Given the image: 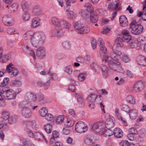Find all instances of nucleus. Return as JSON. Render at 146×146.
Masks as SVG:
<instances>
[{"instance_id":"obj_40","label":"nucleus","mask_w":146,"mask_h":146,"mask_svg":"<svg viewBox=\"0 0 146 146\" xmlns=\"http://www.w3.org/2000/svg\"><path fill=\"white\" fill-rule=\"evenodd\" d=\"M126 100L127 102L130 104H134L135 102L134 97L132 95H129L126 97Z\"/></svg>"},{"instance_id":"obj_22","label":"nucleus","mask_w":146,"mask_h":146,"mask_svg":"<svg viewBox=\"0 0 146 146\" xmlns=\"http://www.w3.org/2000/svg\"><path fill=\"white\" fill-rule=\"evenodd\" d=\"M59 27L65 28L69 30L71 26V25L69 22L66 21L64 19L60 20Z\"/></svg>"},{"instance_id":"obj_37","label":"nucleus","mask_w":146,"mask_h":146,"mask_svg":"<svg viewBox=\"0 0 146 146\" xmlns=\"http://www.w3.org/2000/svg\"><path fill=\"white\" fill-rule=\"evenodd\" d=\"M129 115L130 118L132 119H135L137 116V112L136 110L133 109L130 111Z\"/></svg>"},{"instance_id":"obj_57","label":"nucleus","mask_w":146,"mask_h":146,"mask_svg":"<svg viewBox=\"0 0 146 146\" xmlns=\"http://www.w3.org/2000/svg\"><path fill=\"white\" fill-rule=\"evenodd\" d=\"M117 68L116 69V71L120 73L123 74L125 73V71L123 69L120 63L119 65H117Z\"/></svg>"},{"instance_id":"obj_29","label":"nucleus","mask_w":146,"mask_h":146,"mask_svg":"<svg viewBox=\"0 0 146 146\" xmlns=\"http://www.w3.org/2000/svg\"><path fill=\"white\" fill-rule=\"evenodd\" d=\"M52 24L56 28H58L60 26V20L57 17H52L51 19Z\"/></svg>"},{"instance_id":"obj_13","label":"nucleus","mask_w":146,"mask_h":146,"mask_svg":"<svg viewBox=\"0 0 146 146\" xmlns=\"http://www.w3.org/2000/svg\"><path fill=\"white\" fill-rule=\"evenodd\" d=\"M31 97L32 98L31 101L34 102H40L44 99L43 95L41 93H38L35 94L31 95Z\"/></svg>"},{"instance_id":"obj_64","label":"nucleus","mask_w":146,"mask_h":146,"mask_svg":"<svg viewBox=\"0 0 146 146\" xmlns=\"http://www.w3.org/2000/svg\"><path fill=\"white\" fill-rule=\"evenodd\" d=\"M120 146H129V144L127 141H122L119 144Z\"/></svg>"},{"instance_id":"obj_25","label":"nucleus","mask_w":146,"mask_h":146,"mask_svg":"<svg viewBox=\"0 0 146 146\" xmlns=\"http://www.w3.org/2000/svg\"><path fill=\"white\" fill-rule=\"evenodd\" d=\"M41 24L40 19L37 17L34 18L31 22V26L33 28H35L39 26Z\"/></svg>"},{"instance_id":"obj_7","label":"nucleus","mask_w":146,"mask_h":146,"mask_svg":"<svg viewBox=\"0 0 146 146\" xmlns=\"http://www.w3.org/2000/svg\"><path fill=\"white\" fill-rule=\"evenodd\" d=\"M98 42L100 44V53L101 57H104L107 54V49L104 45V42L102 38H100L98 39Z\"/></svg>"},{"instance_id":"obj_21","label":"nucleus","mask_w":146,"mask_h":146,"mask_svg":"<svg viewBox=\"0 0 146 146\" xmlns=\"http://www.w3.org/2000/svg\"><path fill=\"white\" fill-rule=\"evenodd\" d=\"M113 133L114 137L117 138H121L123 135L122 130L118 127L114 129Z\"/></svg>"},{"instance_id":"obj_17","label":"nucleus","mask_w":146,"mask_h":146,"mask_svg":"<svg viewBox=\"0 0 146 146\" xmlns=\"http://www.w3.org/2000/svg\"><path fill=\"white\" fill-rule=\"evenodd\" d=\"M138 64L142 66H146V57L141 55H138L137 58Z\"/></svg>"},{"instance_id":"obj_62","label":"nucleus","mask_w":146,"mask_h":146,"mask_svg":"<svg viewBox=\"0 0 146 146\" xmlns=\"http://www.w3.org/2000/svg\"><path fill=\"white\" fill-rule=\"evenodd\" d=\"M64 120V117L62 115H59L58 116L56 119V123H62Z\"/></svg>"},{"instance_id":"obj_9","label":"nucleus","mask_w":146,"mask_h":146,"mask_svg":"<svg viewBox=\"0 0 146 146\" xmlns=\"http://www.w3.org/2000/svg\"><path fill=\"white\" fill-rule=\"evenodd\" d=\"M2 21L4 24L8 26L13 25L14 20L13 18L10 15H5L2 17Z\"/></svg>"},{"instance_id":"obj_14","label":"nucleus","mask_w":146,"mask_h":146,"mask_svg":"<svg viewBox=\"0 0 146 146\" xmlns=\"http://www.w3.org/2000/svg\"><path fill=\"white\" fill-rule=\"evenodd\" d=\"M64 31L61 27L56 28V29L53 30L51 32V35L52 36H57L58 37H61L63 35Z\"/></svg>"},{"instance_id":"obj_31","label":"nucleus","mask_w":146,"mask_h":146,"mask_svg":"<svg viewBox=\"0 0 146 146\" xmlns=\"http://www.w3.org/2000/svg\"><path fill=\"white\" fill-rule=\"evenodd\" d=\"M98 15L97 13L93 12L91 13L90 15V20L93 23H96L98 20Z\"/></svg>"},{"instance_id":"obj_56","label":"nucleus","mask_w":146,"mask_h":146,"mask_svg":"<svg viewBox=\"0 0 146 146\" xmlns=\"http://www.w3.org/2000/svg\"><path fill=\"white\" fill-rule=\"evenodd\" d=\"M52 127L50 125L48 124L44 126V128L46 133H50L52 131Z\"/></svg>"},{"instance_id":"obj_60","label":"nucleus","mask_w":146,"mask_h":146,"mask_svg":"<svg viewBox=\"0 0 146 146\" xmlns=\"http://www.w3.org/2000/svg\"><path fill=\"white\" fill-rule=\"evenodd\" d=\"M100 121H98L94 123L92 126V128L94 130L95 132L96 130L99 128V125L101 124H100Z\"/></svg>"},{"instance_id":"obj_53","label":"nucleus","mask_w":146,"mask_h":146,"mask_svg":"<svg viewBox=\"0 0 146 146\" xmlns=\"http://www.w3.org/2000/svg\"><path fill=\"white\" fill-rule=\"evenodd\" d=\"M121 109L122 110L128 113H129V111H131L129 106L125 104L122 105Z\"/></svg>"},{"instance_id":"obj_20","label":"nucleus","mask_w":146,"mask_h":146,"mask_svg":"<svg viewBox=\"0 0 146 146\" xmlns=\"http://www.w3.org/2000/svg\"><path fill=\"white\" fill-rule=\"evenodd\" d=\"M26 127L35 130H37L39 128L38 125L35 121L28 122L26 124Z\"/></svg>"},{"instance_id":"obj_11","label":"nucleus","mask_w":146,"mask_h":146,"mask_svg":"<svg viewBox=\"0 0 146 146\" xmlns=\"http://www.w3.org/2000/svg\"><path fill=\"white\" fill-rule=\"evenodd\" d=\"M13 65L12 64L10 63L7 66L6 68V71L12 77L17 75L19 73V71L17 68L12 67Z\"/></svg>"},{"instance_id":"obj_24","label":"nucleus","mask_w":146,"mask_h":146,"mask_svg":"<svg viewBox=\"0 0 146 146\" xmlns=\"http://www.w3.org/2000/svg\"><path fill=\"white\" fill-rule=\"evenodd\" d=\"M99 128L96 130V131L97 133L102 134L104 133L106 131V127H105V123L103 121H100Z\"/></svg>"},{"instance_id":"obj_26","label":"nucleus","mask_w":146,"mask_h":146,"mask_svg":"<svg viewBox=\"0 0 146 146\" xmlns=\"http://www.w3.org/2000/svg\"><path fill=\"white\" fill-rule=\"evenodd\" d=\"M123 35L122 38L124 42H128L131 40V36L129 35V32L127 31L123 30L121 33Z\"/></svg>"},{"instance_id":"obj_44","label":"nucleus","mask_w":146,"mask_h":146,"mask_svg":"<svg viewBox=\"0 0 146 146\" xmlns=\"http://www.w3.org/2000/svg\"><path fill=\"white\" fill-rule=\"evenodd\" d=\"M9 113L7 111H3L1 114L2 119L4 121L7 120L9 117Z\"/></svg>"},{"instance_id":"obj_51","label":"nucleus","mask_w":146,"mask_h":146,"mask_svg":"<svg viewBox=\"0 0 146 146\" xmlns=\"http://www.w3.org/2000/svg\"><path fill=\"white\" fill-rule=\"evenodd\" d=\"M117 62V63L113 62L110 65H109V67L110 68L115 71H116V69H117V65H119L120 64L119 61Z\"/></svg>"},{"instance_id":"obj_18","label":"nucleus","mask_w":146,"mask_h":146,"mask_svg":"<svg viewBox=\"0 0 146 146\" xmlns=\"http://www.w3.org/2000/svg\"><path fill=\"white\" fill-rule=\"evenodd\" d=\"M138 44V40L136 38L131 39L127 42L128 47L129 48H135Z\"/></svg>"},{"instance_id":"obj_61","label":"nucleus","mask_w":146,"mask_h":146,"mask_svg":"<svg viewBox=\"0 0 146 146\" xmlns=\"http://www.w3.org/2000/svg\"><path fill=\"white\" fill-rule=\"evenodd\" d=\"M86 6L87 7V11H88V12H90L92 13V10L93 9V8L92 6V5L90 3H87L85 4Z\"/></svg>"},{"instance_id":"obj_54","label":"nucleus","mask_w":146,"mask_h":146,"mask_svg":"<svg viewBox=\"0 0 146 146\" xmlns=\"http://www.w3.org/2000/svg\"><path fill=\"white\" fill-rule=\"evenodd\" d=\"M43 136V134H41L39 132H37L34 133V137L36 138L37 139L39 140L42 139Z\"/></svg>"},{"instance_id":"obj_12","label":"nucleus","mask_w":146,"mask_h":146,"mask_svg":"<svg viewBox=\"0 0 146 146\" xmlns=\"http://www.w3.org/2000/svg\"><path fill=\"white\" fill-rule=\"evenodd\" d=\"M144 83L142 81H137L133 85V89L136 91H140L143 90L144 88Z\"/></svg>"},{"instance_id":"obj_6","label":"nucleus","mask_w":146,"mask_h":146,"mask_svg":"<svg viewBox=\"0 0 146 146\" xmlns=\"http://www.w3.org/2000/svg\"><path fill=\"white\" fill-rule=\"evenodd\" d=\"M75 129L78 133H83L87 131L88 127L84 123L81 121H79L76 123Z\"/></svg>"},{"instance_id":"obj_45","label":"nucleus","mask_w":146,"mask_h":146,"mask_svg":"<svg viewBox=\"0 0 146 146\" xmlns=\"http://www.w3.org/2000/svg\"><path fill=\"white\" fill-rule=\"evenodd\" d=\"M22 19L25 21H28L30 19V15L28 11L24 12L23 15Z\"/></svg>"},{"instance_id":"obj_41","label":"nucleus","mask_w":146,"mask_h":146,"mask_svg":"<svg viewBox=\"0 0 146 146\" xmlns=\"http://www.w3.org/2000/svg\"><path fill=\"white\" fill-rule=\"evenodd\" d=\"M17 117L15 115L9 117L8 119V122L9 124H13L15 123L17 121Z\"/></svg>"},{"instance_id":"obj_1","label":"nucleus","mask_w":146,"mask_h":146,"mask_svg":"<svg viewBox=\"0 0 146 146\" xmlns=\"http://www.w3.org/2000/svg\"><path fill=\"white\" fill-rule=\"evenodd\" d=\"M45 39V36L44 33L41 32H36L31 38V42L33 46L37 48L43 45Z\"/></svg>"},{"instance_id":"obj_3","label":"nucleus","mask_w":146,"mask_h":146,"mask_svg":"<svg viewBox=\"0 0 146 146\" xmlns=\"http://www.w3.org/2000/svg\"><path fill=\"white\" fill-rule=\"evenodd\" d=\"M73 27L78 34H83L88 33L90 29L87 26H84L80 22H74L73 23Z\"/></svg>"},{"instance_id":"obj_30","label":"nucleus","mask_w":146,"mask_h":146,"mask_svg":"<svg viewBox=\"0 0 146 146\" xmlns=\"http://www.w3.org/2000/svg\"><path fill=\"white\" fill-rule=\"evenodd\" d=\"M75 97L77 99L78 101L80 103L79 105L80 106H83L85 105V103L82 95L76 93Z\"/></svg>"},{"instance_id":"obj_39","label":"nucleus","mask_w":146,"mask_h":146,"mask_svg":"<svg viewBox=\"0 0 146 146\" xmlns=\"http://www.w3.org/2000/svg\"><path fill=\"white\" fill-rule=\"evenodd\" d=\"M63 71L69 75L71 74L72 72V67L71 65L65 67L63 68Z\"/></svg>"},{"instance_id":"obj_35","label":"nucleus","mask_w":146,"mask_h":146,"mask_svg":"<svg viewBox=\"0 0 146 146\" xmlns=\"http://www.w3.org/2000/svg\"><path fill=\"white\" fill-rule=\"evenodd\" d=\"M84 141L85 143L88 146H91L93 143L92 139L90 136H86L84 138Z\"/></svg>"},{"instance_id":"obj_52","label":"nucleus","mask_w":146,"mask_h":146,"mask_svg":"<svg viewBox=\"0 0 146 146\" xmlns=\"http://www.w3.org/2000/svg\"><path fill=\"white\" fill-rule=\"evenodd\" d=\"M11 84L13 86H19L21 85V83L18 80H15L11 82Z\"/></svg>"},{"instance_id":"obj_33","label":"nucleus","mask_w":146,"mask_h":146,"mask_svg":"<svg viewBox=\"0 0 146 146\" xmlns=\"http://www.w3.org/2000/svg\"><path fill=\"white\" fill-rule=\"evenodd\" d=\"M29 47L27 46H25L23 48V50L29 54L33 56V58L35 59L36 56L34 52L31 50H29Z\"/></svg>"},{"instance_id":"obj_23","label":"nucleus","mask_w":146,"mask_h":146,"mask_svg":"<svg viewBox=\"0 0 146 146\" xmlns=\"http://www.w3.org/2000/svg\"><path fill=\"white\" fill-rule=\"evenodd\" d=\"M119 19L120 24L121 26L125 27L128 25L127 19L125 16H121Z\"/></svg>"},{"instance_id":"obj_38","label":"nucleus","mask_w":146,"mask_h":146,"mask_svg":"<svg viewBox=\"0 0 146 146\" xmlns=\"http://www.w3.org/2000/svg\"><path fill=\"white\" fill-rule=\"evenodd\" d=\"M79 13L81 16L84 18H87L89 16V12L86 10L81 9L79 11Z\"/></svg>"},{"instance_id":"obj_46","label":"nucleus","mask_w":146,"mask_h":146,"mask_svg":"<svg viewBox=\"0 0 146 146\" xmlns=\"http://www.w3.org/2000/svg\"><path fill=\"white\" fill-rule=\"evenodd\" d=\"M102 61H105V62H107L109 65H110L113 62V60L114 61V58L110 56H107L105 58V59H102Z\"/></svg>"},{"instance_id":"obj_47","label":"nucleus","mask_w":146,"mask_h":146,"mask_svg":"<svg viewBox=\"0 0 146 146\" xmlns=\"http://www.w3.org/2000/svg\"><path fill=\"white\" fill-rule=\"evenodd\" d=\"M106 129V131L103 133L106 137H110L113 135V131L111 129Z\"/></svg>"},{"instance_id":"obj_16","label":"nucleus","mask_w":146,"mask_h":146,"mask_svg":"<svg viewBox=\"0 0 146 146\" xmlns=\"http://www.w3.org/2000/svg\"><path fill=\"white\" fill-rule=\"evenodd\" d=\"M42 9L40 7L36 6L32 10V13L35 16H40L42 15Z\"/></svg>"},{"instance_id":"obj_55","label":"nucleus","mask_w":146,"mask_h":146,"mask_svg":"<svg viewBox=\"0 0 146 146\" xmlns=\"http://www.w3.org/2000/svg\"><path fill=\"white\" fill-rule=\"evenodd\" d=\"M86 77V74L85 73L79 74L78 76V79L80 82L83 81Z\"/></svg>"},{"instance_id":"obj_2","label":"nucleus","mask_w":146,"mask_h":146,"mask_svg":"<svg viewBox=\"0 0 146 146\" xmlns=\"http://www.w3.org/2000/svg\"><path fill=\"white\" fill-rule=\"evenodd\" d=\"M129 29L133 34L138 35L143 32V27L142 25L137 24L136 20H134L130 24Z\"/></svg>"},{"instance_id":"obj_32","label":"nucleus","mask_w":146,"mask_h":146,"mask_svg":"<svg viewBox=\"0 0 146 146\" xmlns=\"http://www.w3.org/2000/svg\"><path fill=\"white\" fill-rule=\"evenodd\" d=\"M6 7L8 8L9 12L11 13H13L17 10L18 7V4L16 3H15L13 4L11 6L9 7L7 5Z\"/></svg>"},{"instance_id":"obj_63","label":"nucleus","mask_w":146,"mask_h":146,"mask_svg":"<svg viewBox=\"0 0 146 146\" xmlns=\"http://www.w3.org/2000/svg\"><path fill=\"white\" fill-rule=\"evenodd\" d=\"M67 17L68 18L72 19L74 17V14L73 11H69L67 13Z\"/></svg>"},{"instance_id":"obj_28","label":"nucleus","mask_w":146,"mask_h":146,"mask_svg":"<svg viewBox=\"0 0 146 146\" xmlns=\"http://www.w3.org/2000/svg\"><path fill=\"white\" fill-rule=\"evenodd\" d=\"M121 54V52L119 50H116L114 53L111 54V56L114 58L115 62H118L121 60L120 56Z\"/></svg>"},{"instance_id":"obj_19","label":"nucleus","mask_w":146,"mask_h":146,"mask_svg":"<svg viewBox=\"0 0 146 146\" xmlns=\"http://www.w3.org/2000/svg\"><path fill=\"white\" fill-rule=\"evenodd\" d=\"M36 55L40 58H42L45 55L44 48L43 46L39 47L36 51Z\"/></svg>"},{"instance_id":"obj_49","label":"nucleus","mask_w":146,"mask_h":146,"mask_svg":"<svg viewBox=\"0 0 146 146\" xmlns=\"http://www.w3.org/2000/svg\"><path fill=\"white\" fill-rule=\"evenodd\" d=\"M7 33L10 35L15 34L18 33V31L13 27L8 28L7 30Z\"/></svg>"},{"instance_id":"obj_59","label":"nucleus","mask_w":146,"mask_h":146,"mask_svg":"<svg viewBox=\"0 0 146 146\" xmlns=\"http://www.w3.org/2000/svg\"><path fill=\"white\" fill-rule=\"evenodd\" d=\"M115 113L117 118L120 120V118L122 117L121 116L119 110L117 108H115Z\"/></svg>"},{"instance_id":"obj_15","label":"nucleus","mask_w":146,"mask_h":146,"mask_svg":"<svg viewBox=\"0 0 146 146\" xmlns=\"http://www.w3.org/2000/svg\"><path fill=\"white\" fill-rule=\"evenodd\" d=\"M115 120L113 118H107L106 121L105 127L106 128L111 129L115 125Z\"/></svg>"},{"instance_id":"obj_34","label":"nucleus","mask_w":146,"mask_h":146,"mask_svg":"<svg viewBox=\"0 0 146 146\" xmlns=\"http://www.w3.org/2000/svg\"><path fill=\"white\" fill-rule=\"evenodd\" d=\"M102 71L103 72V75L105 78H106L108 76V68L107 66L104 64H101V65Z\"/></svg>"},{"instance_id":"obj_36","label":"nucleus","mask_w":146,"mask_h":146,"mask_svg":"<svg viewBox=\"0 0 146 146\" xmlns=\"http://www.w3.org/2000/svg\"><path fill=\"white\" fill-rule=\"evenodd\" d=\"M123 40L122 37H117L115 40V42L117 44V46L118 47H122L123 45Z\"/></svg>"},{"instance_id":"obj_42","label":"nucleus","mask_w":146,"mask_h":146,"mask_svg":"<svg viewBox=\"0 0 146 146\" xmlns=\"http://www.w3.org/2000/svg\"><path fill=\"white\" fill-rule=\"evenodd\" d=\"M39 112L41 116L44 117L47 114L48 111L46 108L43 107L40 109Z\"/></svg>"},{"instance_id":"obj_27","label":"nucleus","mask_w":146,"mask_h":146,"mask_svg":"<svg viewBox=\"0 0 146 146\" xmlns=\"http://www.w3.org/2000/svg\"><path fill=\"white\" fill-rule=\"evenodd\" d=\"M35 33L32 31H27L23 35L24 39L26 40H30L31 41Z\"/></svg>"},{"instance_id":"obj_58","label":"nucleus","mask_w":146,"mask_h":146,"mask_svg":"<svg viewBox=\"0 0 146 146\" xmlns=\"http://www.w3.org/2000/svg\"><path fill=\"white\" fill-rule=\"evenodd\" d=\"M74 123V122L73 121L70 119H68L65 123V125L67 126V127H68L72 126Z\"/></svg>"},{"instance_id":"obj_4","label":"nucleus","mask_w":146,"mask_h":146,"mask_svg":"<svg viewBox=\"0 0 146 146\" xmlns=\"http://www.w3.org/2000/svg\"><path fill=\"white\" fill-rule=\"evenodd\" d=\"M92 90L91 89L88 90V92L92 94L88 96L87 98L88 106L91 109H94L95 108L94 102L98 96V95L95 94H92Z\"/></svg>"},{"instance_id":"obj_43","label":"nucleus","mask_w":146,"mask_h":146,"mask_svg":"<svg viewBox=\"0 0 146 146\" xmlns=\"http://www.w3.org/2000/svg\"><path fill=\"white\" fill-rule=\"evenodd\" d=\"M21 4L23 11H28L29 10V5L27 2L25 1H23L21 2Z\"/></svg>"},{"instance_id":"obj_8","label":"nucleus","mask_w":146,"mask_h":146,"mask_svg":"<svg viewBox=\"0 0 146 146\" xmlns=\"http://www.w3.org/2000/svg\"><path fill=\"white\" fill-rule=\"evenodd\" d=\"M31 106H25L21 111V114L26 118H29L32 116L33 113L30 109Z\"/></svg>"},{"instance_id":"obj_50","label":"nucleus","mask_w":146,"mask_h":146,"mask_svg":"<svg viewBox=\"0 0 146 146\" xmlns=\"http://www.w3.org/2000/svg\"><path fill=\"white\" fill-rule=\"evenodd\" d=\"M20 140L24 144H26L31 146H34L33 144L29 143V140L27 138H24V137H22L20 138Z\"/></svg>"},{"instance_id":"obj_5","label":"nucleus","mask_w":146,"mask_h":146,"mask_svg":"<svg viewBox=\"0 0 146 146\" xmlns=\"http://www.w3.org/2000/svg\"><path fill=\"white\" fill-rule=\"evenodd\" d=\"M3 92H4V99L11 100L15 98L16 97V94L14 93L13 90L11 89H9L8 88L4 87Z\"/></svg>"},{"instance_id":"obj_10","label":"nucleus","mask_w":146,"mask_h":146,"mask_svg":"<svg viewBox=\"0 0 146 146\" xmlns=\"http://www.w3.org/2000/svg\"><path fill=\"white\" fill-rule=\"evenodd\" d=\"M120 4L119 0H115L114 1H112V3L108 5V10L109 11L112 10H118L120 9Z\"/></svg>"},{"instance_id":"obj_48","label":"nucleus","mask_w":146,"mask_h":146,"mask_svg":"<svg viewBox=\"0 0 146 146\" xmlns=\"http://www.w3.org/2000/svg\"><path fill=\"white\" fill-rule=\"evenodd\" d=\"M10 58L9 54L4 55L0 58V60L2 62H5L7 61Z\"/></svg>"}]
</instances>
